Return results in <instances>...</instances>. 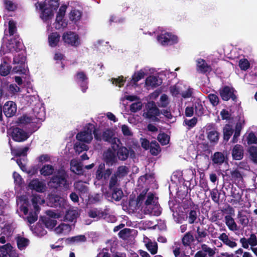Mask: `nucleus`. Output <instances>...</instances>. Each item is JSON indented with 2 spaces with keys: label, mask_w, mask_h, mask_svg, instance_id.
<instances>
[{
  "label": "nucleus",
  "mask_w": 257,
  "mask_h": 257,
  "mask_svg": "<svg viewBox=\"0 0 257 257\" xmlns=\"http://www.w3.org/2000/svg\"><path fill=\"white\" fill-rule=\"evenodd\" d=\"M112 173L110 169L105 170V165L103 163L100 164L96 172V179L100 180L103 179L107 180Z\"/></svg>",
  "instance_id": "f8f14e48"
},
{
  "label": "nucleus",
  "mask_w": 257,
  "mask_h": 257,
  "mask_svg": "<svg viewBox=\"0 0 257 257\" xmlns=\"http://www.w3.org/2000/svg\"><path fill=\"white\" fill-rule=\"evenodd\" d=\"M17 111L16 104L13 101L7 102L4 106V112L7 117L14 115Z\"/></svg>",
  "instance_id": "4468645a"
},
{
  "label": "nucleus",
  "mask_w": 257,
  "mask_h": 257,
  "mask_svg": "<svg viewBox=\"0 0 257 257\" xmlns=\"http://www.w3.org/2000/svg\"><path fill=\"white\" fill-rule=\"evenodd\" d=\"M54 171V168L51 165H45L40 169V173L44 176L52 175Z\"/></svg>",
  "instance_id": "4c0bfd02"
},
{
  "label": "nucleus",
  "mask_w": 257,
  "mask_h": 257,
  "mask_svg": "<svg viewBox=\"0 0 257 257\" xmlns=\"http://www.w3.org/2000/svg\"><path fill=\"white\" fill-rule=\"evenodd\" d=\"M25 57L23 55L20 54H18L17 56L15 55L14 58V63L16 64H20L24 68L25 67Z\"/></svg>",
  "instance_id": "5fc2aeb1"
},
{
  "label": "nucleus",
  "mask_w": 257,
  "mask_h": 257,
  "mask_svg": "<svg viewBox=\"0 0 257 257\" xmlns=\"http://www.w3.org/2000/svg\"><path fill=\"white\" fill-rule=\"evenodd\" d=\"M29 240L26 238L22 236H18L17 238V245L19 249L23 250L28 246Z\"/></svg>",
  "instance_id": "58836bf2"
},
{
  "label": "nucleus",
  "mask_w": 257,
  "mask_h": 257,
  "mask_svg": "<svg viewBox=\"0 0 257 257\" xmlns=\"http://www.w3.org/2000/svg\"><path fill=\"white\" fill-rule=\"evenodd\" d=\"M82 12L76 8H72L68 14V18L70 21L76 24L81 20Z\"/></svg>",
  "instance_id": "a211bd4d"
},
{
  "label": "nucleus",
  "mask_w": 257,
  "mask_h": 257,
  "mask_svg": "<svg viewBox=\"0 0 257 257\" xmlns=\"http://www.w3.org/2000/svg\"><path fill=\"white\" fill-rule=\"evenodd\" d=\"M78 215V212L75 210H69L65 216V220L73 222L76 220Z\"/></svg>",
  "instance_id": "79ce46f5"
},
{
  "label": "nucleus",
  "mask_w": 257,
  "mask_h": 257,
  "mask_svg": "<svg viewBox=\"0 0 257 257\" xmlns=\"http://www.w3.org/2000/svg\"><path fill=\"white\" fill-rule=\"evenodd\" d=\"M34 119H35L32 117L28 116L26 115H24L19 118L18 123L21 124L25 125L31 122H36V121H34Z\"/></svg>",
  "instance_id": "864d4df0"
},
{
  "label": "nucleus",
  "mask_w": 257,
  "mask_h": 257,
  "mask_svg": "<svg viewBox=\"0 0 257 257\" xmlns=\"http://www.w3.org/2000/svg\"><path fill=\"white\" fill-rule=\"evenodd\" d=\"M67 6L62 5L57 14L56 21L54 24L56 29H61L65 28L68 25V22L64 19L65 15Z\"/></svg>",
  "instance_id": "39448f33"
},
{
  "label": "nucleus",
  "mask_w": 257,
  "mask_h": 257,
  "mask_svg": "<svg viewBox=\"0 0 257 257\" xmlns=\"http://www.w3.org/2000/svg\"><path fill=\"white\" fill-rule=\"evenodd\" d=\"M34 208L36 211L39 210L38 204H42L45 202L43 198H41L40 195H34L32 199Z\"/></svg>",
  "instance_id": "3c124183"
},
{
  "label": "nucleus",
  "mask_w": 257,
  "mask_h": 257,
  "mask_svg": "<svg viewBox=\"0 0 257 257\" xmlns=\"http://www.w3.org/2000/svg\"><path fill=\"white\" fill-rule=\"evenodd\" d=\"M34 114L36 119L39 120H43L45 119L44 108L40 103L35 105L33 109Z\"/></svg>",
  "instance_id": "4be33fe9"
},
{
  "label": "nucleus",
  "mask_w": 257,
  "mask_h": 257,
  "mask_svg": "<svg viewBox=\"0 0 257 257\" xmlns=\"http://www.w3.org/2000/svg\"><path fill=\"white\" fill-rule=\"evenodd\" d=\"M17 205L21 211L23 212L25 215H27L28 212V200L26 196H20L17 201Z\"/></svg>",
  "instance_id": "412c9836"
},
{
  "label": "nucleus",
  "mask_w": 257,
  "mask_h": 257,
  "mask_svg": "<svg viewBox=\"0 0 257 257\" xmlns=\"http://www.w3.org/2000/svg\"><path fill=\"white\" fill-rule=\"evenodd\" d=\"M248 152L251 160L254 163H257V148L254 146L250 147L248 149Z\"/></svg>",
  "instance_id": "13d9d810"
},
{
  "label": "nucleus",
  "mask_w": 257,
  "mask_h": 257,
  "mask_svg": "<svg viewBox=\"0 0 257 257\" xmlns=\"http://www.w3.org/2000/svg\"><path fill=\"white\" fill-rule=\"evenodd\" d=\"M149 148L151 153L153 155H157L161 151L160 146L156 141H152Z\"/></svg>",
  "instance_id": "603ef678"
},
{
  "label": "nucleus",
  "mask_w": 257,
  "mask_h": 257,
  "mask_svg": "<svg viewBox=\"0 0 257 257\" xmlns=\"http://www.w3.org/2000/svg\"><path fill=\"white\" fill-rule=\"evenodd\" d=\"M158 141L162 145H166L168 144L170 141V137L165 134H160L158 136Z\"/></svg>",
  "instance_id": "6e6d98bb"
},
{
  "label": "nucleus",
  "mask_w": 257,
  "mask_h": 257,
  "mask_svg": "<svg viewBox=\"0 0 257 257\" xmlns=\"http://www.w3.org/2000/svg\"><path fill=\"white\" fill-rule=\"evenodd\" d=\"M201 249L204 253H206V255L208 254L209 256H213L215 254V251L205 244L201 245Z\"/></svg>",
  "instance_id": "680f3d73"
},
{
  "label": "nucleus",
  "mask_w": 257,
  "mask_h": 257,
  "mask_svg": "<svg viewBox=\"0 0 257 257\" xmlns=\"http://www.w3.org/2000/svg\"><path fill=\"white\" fill-rule=\"evenodd\" d=\"M183 88V84L177 83L170 87L169 90L171 95L174 97H178L180 95L181 89Z\"/></svg>",
  "instance_id": "f704fd0d"
},
{
  "label": "nucleus",
  "mask_w": 257,
  "mask_h": 257,
  "mask_svg": "<svg viewBox=\"0 0 257 257\" xmlns=\"http://www.w3.org/2000/svg\"><path fill=\"white\" fill-rule=\"evenodd\" d=\"M59 40L60 36L57 33H52L48 36L49 44L52 47L56 46Z\"/></svg>",
  "instance_id": "72a5a7b5"
},
{
  "label": "nucleus",
  "mask_w": 257,
  "mask_h": 257,
  "mask_svg": "<svg viewBox=\"0 0 257 257\" xmlns=\"http://www.w3.org/2000/svg\"><path fill=\"white\" fill-rule=\"evenodd\" d=\"M123 195V193L121 190L116 188L113 190L112 194V198L116 201L119 200Z\"/></svg>",
  "instance_id": "0e129e2a"
},
{
  "label": "nucleus",
  "mask_w": 257,
  "mask_h": 257,
  "mask_svg": "<svg viewBox=\"0 0 257 257\" xmlns=\"http://www.w3.org/2000/svg\"><path fill=\"white\" fill-rule=\"evenodd\" d=\"M104 158L106 163L109 165H112L116 161L115 152L112 150H108L104 154Z\"/></svg>",
  "instance_id": "a878e982"
},
{
  "label": "nucleus",
  "mask_w": 257,
  "mask_h": 257,
  "mask_svg": "<svg viewBox=\"0 0 257 257\" xmlns=\"http://www.w3.org/2000/svg\"><path fill=\"white\" fill-rule=\"evenodd\" d=\"M29 148L28 147H25L24 148H20L17 149H13L11 148L12 154L16 156H25L27 155V152L29 151Z\"/></svg>",
  "instance_id": "e433bc0d"
},
{
  "label": "nucleus",
  "mask_w": 257,
  "mask_h": 257,
  "mask_svg": "<svg viewBox=\"0 0 257 257\" xmlns=\"http://www.w3.org/2000/svg\"><path fill=\"white\" fill-rule=\"evenodd\" d=\"M143 242L147 249L152 254H155L158 251V244L155 241H152L150 239L146 236H144Z\"/></svg>",
  "instance_id": "f3484780"
},
{
  "label": "nucleus",
  "mask_w": 257,
  "mask_h": 257,
  "mask_svg": "<svg viewBox=\"0 0 257 257\" xmlns=\"http://www.w3.org/2000/svg\"><path fill=\"white\" fill-rule=\"evenodd\" d=\"M218 238L224 244L231 248H234L237 246V243L232 239H229L228 236L225 233H221Z\"/></svg>",
  "instance_id": "c85d7f7f"
},
{
  "label": "nucleus",
  "mask_w": 257,
  "mask_h": 257,
  "mask_svg": "<svg viewBox=\"0 0 257 257\" xmlns=\"http://www.w3.org/2000/svg\"><path fill=\"white\" fill-rule=\"evenodd\" d=\"M239 66L242 70H247L249 67V63L246 59H241L239 61Z\"/></svg>",
  "instance_id": "338daca9"
},
{
  "label": "nucleus",
  "mask_w": 257,
  "mask_h": 257,
  "mask_svg": "<svg viewBox=\"0 0 257 257\" xmlns=\"http://www.w3.org/2000/svg\"><path fill=\"white\" fill-rule=\"evenodd\" d=\"M246 139L248 145L257 143V137L252 132L246 135Z\"/></svg>",
  "instance_id": "4d7b16f0"
},
{
  "label": "nucleus",
  "mask_w": 257,
  "mask_h": 257,
  "mask_svg": "<svg viewBox=\"0 0 257 257\" xmlns=\"http://www.w3.org/2000/svg\"><path fill=\"white\" fill-rule=\"evenodd\" d=\"M66 204V202L64 198L53 195H51L49 197V205L52 207H64Z\"/></svg>",
  "instance_id": "dca6fc26"
},
{
  "label": "nucleus",
  "mask_w": 257,
  "mask_h": 257,
  "mask_svg": "<svg viewBox=\"0 0 257 257\" xmlns=\"http://www.w3.org/2000/svg\"><path fill=\"white\" fill-rule=\"evenodd\" d=\"M192 94V89L189 86L183 84L180 95L184 98H187L191 97Z\"/></svg>",
  "instance_id": "37998d69"
},
{
  "label": "nucleus",
  "mask_w": 257,
  "mask_h": 257,
  "mask_svg": "<svg viewBox=\"0 0 257 257\" xmlns=\"http://www.w3.org/2000/svg\"><path fill=\"white\" fill-rule=\"evenodd\" d=\"M86 241V237L83 235H79L67 238L65 239L66 243L68 244L72 243H78Z\"/></svg>",
  "instance_id": "7c9ffc66"
},
{
  "label": "nucleus",
  "mask_w": 257,
  "mask_h": 257,
  "mask_svg": "<svg viewBox=\"0 0 257 257\" xmlns=\"http://www.w3.org/2000/svg\"><path fill=\"white\" fill-rule=\"evenodd\" d=\"M113 151L115 152L117 151V156L118 159L121 160H124L128 157V151L125 147H119V146L118 145V147H116V149L113 150Z\"/></svg>",
  "instance_id": "c756f323"
},
{
  "label": "nucleus",
  "mask_w": 257,
  "mask_h": 257,
  "mask_svg": "<svg viewBox=\"0 0 257 257\" xmlns=\"http://www.w3.org/2000/svg\"><path fill=\"white\" fill-rule=\"evenodd\" d=\"M237 218L239 219V222L243 226H245L248 223V219L247 217L239 212L237 214Z\"/></svg>",
  "instance_id": "e2e57ef3"
},
{
  "label": "nucleus",
  "mask_w": 257,
  "mask_h": 257,
  "mask_svg": "<svg viewBox=\"0 0 257 257\" xmlns=\"http://www.w3.org/2000/svg\"><path fill=\"white\" fill-rule=\"evenodd\" d=\"M74 149L76 152L80 153L83 151L87 150L88 149V146L81 142L76 143L74 146Z\"/></svg>",
  "instance_id": "052dcab7"
},
{
  "label": "nucleus",
  "mask_w": 257,
  "mask_h": 257,
  "mask_svg": "<svg viewBox=\"0 0 257 257\" xmlns=\"http://www.w3.org/2000/svg\"><path fill=\"white\" fill-rule=\"evenodd\" d=\"M173 252L175 257H185V253L181 250L180 246H173Z\"/></svg>",
  "instance_id": "69168bd1"
},
{
  "label": "nucleus",
  "mask_w": 257,
  "mask_h": 257,
  "mask_svg": "<svg viewBox=\"0 0 257 257\" xmlns=\"http://www.w3.org/2000/svg\"><path fill=\"white\" fill-rule=\"evenodd\" d=\"M59 6V0H46L45 4L38 3L36 4V8L42 11L41 18L45 22L52 19L54 11L57 9Z\"/></svg>",
  "instance_id": "f257e3e1"
},
{
  "label": "nucleus",
  "mask_w": 257,
  "mask_h": 257,
  "mask_svg": "<svg viewBox=\"0 0 257 257\" xmlns=\"http://www.w3.org/2000/svg\"><path fill=\"white\" fill-rule=\"evenodd\" d=\"M233 132L232 127L229 124H226L223 128L224 139L227 141L232 135Z\"/></svg>",
  "instance_id": "8fccbe9b"
},
{
  "label": "nucleus",
  "mask_w": 257,
  "mask_h": 257,
  "mask_svg": "<svg viewBox=\"0 0 257 257\" xmlns=\"http://www.w3.org/2000/svg\"><path fill=\"white\" fill-rule=\"evenodd\" d=\"M162 83V80L158 77L155 76H150L146 78L145 85L149 88H153L160 85Z\"/></svg>",
  "instance_id": "6ab92c4d"
},
{
  "label": "nucleus",
  "mask_w": 257,
  "mask_h": 257,
  "mask_svg": "<svg viewBox=\"0 0 257 257\" xmlns=\"http://www.w3.org/2000/svg\"><path fill=\"white\" fill-rule=\"evenodd\" d=\"M29 187L39 192H43L46 190L45 184L38 179L32 180L29 184Z\"/></svg>",
  "instance_id": "2eb2a0df"
},
{
  "label": "nucleus",
  "mask_w": 257,
  "mask_h": 257,
  "mask_svg": "<svg viewBox=\"0 0 257 257\" xmlns=\"http://www.w3.org/2000/svg\"><path fill=\"white\" fill-rule=\"evenodd\" d=\"M225 160L224 155L221 152H216L212 157V160L214 164L220 165L222 164Z\"/></svg>",
  "instance_id": "ea45409f"
},
{
  "label": "nucleus",
  "mask_w": 257,
  "mask_h": 257,
  "mask_svg": "<svg viewBox=\"0 0 257 257\" xmlns=\"http://www.w3.org/2000/svg\"><path fill=\"white\" fill-rule=\"evenodd\" d=\"M142 103L137 100L136 102L133 103L130 105V110L133 112H136L142 109Z\"/></svg>",
  "instance_id": "bf43d9fd"
},
{
  "label": "nucleus",
  "mask_w": 257,
  "mask_h": 257,
  "mask_svg": "<svg viewBox=\"0 0 257 257\" xmlns=\"http://www.w3.org/2000/svg\"><path fill=\"white\" fill-rule=\"evenodd\" d=\"M145 75V69H141L138 71L133 75L131 83L132 84L136 85L137 82L144 77Z\"/></svg>",
  "instance_id": "c9c22d12"
},
{
  "label": "nucleus",
  "mask_w": 257,
  "mask_h": 257,
  "mask_svg": "<svg viewBox=\"0 0 257 257\" xmlns=\"http://www.w3.org/2000/svg\"><path fill=\"white\" fill-rule=\"evenodd\" d=\"M7 49L5 52L8 51H18L22 50L23 48V43L18 37L14 40L11 39L6 45Z\"/></svg>",
  "instance_id": "9b49d317"
},
{
  "label": "nucleus",
  "mask_w": 257,
  "mask_h": 257,
  "mask_svg": "<svg viewBox=\"0 0 257 257\" xmlns=\"http://www.w3.org/2000/svg\"><path fill=\"white\" fill-rule=\"evenodd\" d=\"M72 230V226L68 224L61 223L54 229L57 234L65 235L68 234Z\"/></svg>",
  "instance_id": "5701e85b"
},
{
  "label": "nucleus",
  "mask_w": 257,
  "mask_h": 257,
  "mask_svg": "<svg viewBox=\"0 0 257 257\" xmlns=\"http://www.w3.org/2000/svg\"><path fill=\"white\" fill-rule=\"evenodd\" d=\"M156 203H157V199L155 198L154 195L152 193H148L147 196V199L144 202V204L143 205L144 211H145L146 209L152 207L153 205Z\"/></svg>",
  "instance_id": "bb28decb"
},
{
  "label": "nucleus",
  "mask_w": 257,
  "mask_h": 257,
  "mask_svg": "<svg viewBox=\"0 0 257 257\" xmlns=\"http://www.w3.org/2000/svg\"><path fill=\"white\" fill-rule=\"evenodd\" d=\"M194 241V237L190 232L186 233L182 239V243L184 246H189Z\"/></svg>",
  "instance_id": "49530a36"
},
{
  "label": "nucleus",
  "mask_w": 257,
  "mask_h": 257,
  "mask_svg": "<svg viewBox=\"0 0 257 257\" xmlns=\"http://www.w3.org/2000/svg\"><path fill=\"white\" fill-rule=\"evenodd\" d=\"M11 69V67L9 64L4 61L0 65V74L4 76H7L10 73Z\"/></svg>",
  "instance_id": "de8ad7c7"
},
{
  "label": "nucleus",
  "mask_w": 257,
  "mask_h": 257,
  "mask_svg": "<svg viewBox=\"0 0 257 257\" xmlns=\"http://www.w3.org/2000/svg\"><path fill=\"white\" fill-rule=\"evenodd\" d=\"M232 156L234 159L240 160L243 157V147L240 145H235L232 150Z\"/></svg>",
  "instance_id": "b1692460"
},
{
  "label": "nucleus",
  "mask_w": 257,
  "mask_h": 257,
  "mask_svg": "<svg viewBox=\"0 0 257 257\" xmlns=\"http://www.w3.org/2000/svg\"><path fill=\"white\" fill-rule=\"evenodd\" d=\"M0 257H18V254L9 243L0 247Z\"/></svg>",
  "instance_id": "ddd939ff"
},
{
  "label": "nucleus",
  "mask_w": 257,
  "mask_h": 257,
  "mask_svg": "<svg viewBox=\"0 0 257 257\" xmlns=\"http://www.w3.org/2000/svg\"><path fill=\"white\" fill-rule=\"evenodd\" d=\"M158 41L162 45H173L178 42L177 36L168 32L161 33L157 37Z\"/></svg>",
  "instance_id": "423d86ee"
},
{
  "label": "nucleus",
  "mask_w": 257,
  "mask_h": 257,
  "mask_svg": "<svg viewBox=\"0 0 257 257\" xmlns=\"http://www.w3.org/2000/svg\"><path fill=\"white\" fill-rule=\"evenodd\" d=\"M8 134L15 141L21 142L27 140L32 133L27 132L19 127H15L10 129Z\"/></svg>",
  "instance_id": "7ed1b4c3"
},
{
  "label": "nucleus",
  "mask_w": 257,
  "mask_h": 257,
  "mask_svg": "<svg viewBox=\"0 0 257 257\" xmlns=\"http://www.w3.org/2000/svg\"><path fill=\"white\" fill-rule=\"evenodd\" d=\"M146 214H150L155 216H159L161 213V208L158 204V202L153 205L152 207L146 209L144 211Z\"/></svg>",
  "instance_id": "473e14b6"
},
{
  "label": "nucleus",
  "mask_w": 257,
  "mask_h": 257,
  "mask_svg": "<svg viewBox=\"0 0 257 257\" xmlns=\"http://www.w3.org/2000/svg\"><path fill=\"white\" fill-rule=\"evenodd\" d=\"M71 170L77 174H80L82 172V167L77 161L73 160L71 161Z\"/></svg>",
  "instance_id": "c03bdc74"
},
{
  "label": "nucleus",
  "mask_w": 257,
  "mask_h": 257,
  "mask_svg": "<svg viewBox=\"0 0 257 257\" xmlns=\"http://www.w3.org/2000/svg\"><path fill=\"white\" fill-rule=\"evenodd\" d=\"M113 133L112 131L106 130L103 132L102 136L99 135L96 131L94 132V137L97 140H103L105 141L109 142L112 143V148L115 150L116 148L118 147L117 143L119 142L118 139L116 138H113Z\"/></svg>",
  "instance_id": "20e7f679"
},
{
  "label": "nucleus",
  "mask_w": 257,
  "mask_h": 257,
  "mask_svg": "<svg viewBox=\"0 0 257 257\" xmlns=\"http://www.w3.org/2000/svg\"><path fill=\"white\" fill-rule=\"evenodd\" d=\"M234 90L232 88L229 87H224L220 91V94L223 100L227 101L230 98L233 100L235 99V96L233 94Z\"/></svg>",
  "instance_id": "aec40b11"
},
{
  "label": "nucleus",
  "mask_w": 257,
  "mask_h": 257,
  "mask_svg": "<svg viewBox=\"0 0 257 257\" xmlns=\"http://www.w3.org/2000/svg\"><path fill=\"white\" fill-rule=\"evenodd\" d=\"M68 177L67 174L63 169H60L57 171L51 179L49 185L51 187L57 188L59 187L63 186L67 187V181L66 180Z\"/></svg>",
  "instance_id": "f03ea898"
},
{
  "label": "nucleus",
  "mask_w": 257,
  "mask_h": 257,
  "mask_svg": "<svg viewBox=\"0 0 257 257\" xmlns=\"http://www.w3.org/2000/svg\"><path fill=\"white\" fill-rule=\"evenodd\" d=\"M160 114V110L157 107L154 102H148L146 105V111H145L143 113L144 116L147 118H151L153 116H158Z\"/></svg>",
  "instance_id": "9d476101"
},
{
  "label": "nucleus",
  "mask_w": 257,
  "mask_h": 257,
  "mask_svg": "<svg viewBox=\"0 0 257 257\" xmlns=\"http://www.w3.org/2000/svg\"><path fill=\"white\" fill-rule=\"evenodd\" d=\"M224 220L226 225L230 230L232 231L238 230L237 225L231 215H226Z\"/></svg>",
  "instance_id": "cd10ccee"
},
{
  "label": "nucleus",
  "mask_w": 257,
  "mask_h": 257,
  "mask_svg": "<svg viewBox=\"0 0 257 257\" xmlns=\"http://www.w3.org/2000/svg\"><path fill=\"white\" fill-rule=\"evenodd\" d=\"M62 38L65 43L72 46H77L80 44L79 36L74 32L64 33Z\"/></svg>",
  "instance_id": "1a4fd4ad"
},
{
  "label": "nucleus",
  "mask_w": 257,
  "mask_h": 257,
  "mask_svg": "<svg viewBox=\"0 0 257 257\" xmlns=\"http://www.w3.org/2000/svg\"><path fill=\"white\" fill-rule=\"evenodd\" d=\"M46 213L48 216L44 220V223L47 228L52 229L57 224L56 219L60 218L62 215L61 213H56L53 210H48Z\"/></svg>",
  "instance_id": "6e6552de"
},
{
  "label": "nucleus",
  "mask_w": 257,
  "mask_h": 257,
  "mask_svg": "<svg viewBox=\"0 0 257 257\" xmlns=\"http://www.w3.org/2000/svg\"><path fill=\"white\" fill-rule=\"evenodd\" d=\"M197 213L195 210H191L189 213L188 215V221L190 224H192L195 222V220L197 218Z\"/></svg>",
  "instance_id": "774afa93"
},
{
  "label": "nucleus",
  "mask_w": 257,
  "mask_h": 257,
  "mask_svg": "<svg viewBox=\"0 0 257 257\" xmlns=\"http://www.w3.org/2000/svg\"><path fill=\"white\" fill-rule=\"evenodd\" d=\"M198 70L201 72H206L210 71L211 68L208 65L203 59H199L197 61Z\"/></svg>",
  "instance_id": "2f4dec72"
},
{
  "label": "nucleus",
  "mask_w": 257,
  "mask_h": 257,
  "mask_svg": "<svg viewBox=\"0 0 257 257\" xmlns=\"http://www.w3.org/2000/svg\"><path fill=\"white\" fill-rule=\"evenodd\" d=\"M95 132L93 125L89 124L86 129L77 135L76 138L80 142L89 143L92 140V132L94 134Z\"/></svg>",
  "instance_id": "0eeeda50"
},
{
  "label": "nucleus",
  "mask_w": 257,
  "mask_h": 257,
  "mask_svg": "<svg viewBox=\"0 0 257 257\" xmlns=\"http://www.w3.org/2000/svg\"><path fill=\"white\" fill-rule=\"evenodd\" d=\"M87 78L84 73L82 72L77 73L76 80L77 82L81 85V90L83 92H85L87 89Z\"/></svg>",
  "instance_id": "393cba45"
},
{
  "label": "nucleus",
  "mask_w": 257,
  "mask_h": 257,
  "mask_svg": "<svg viewBox=\"0 0 257 257\" xmlns=\"http://www.w3.org/2000/svg\"><path fill=\"white\" fill-rule=\"evenodd\" d=\"M170 103V100L167 95L162 94L157 102V105L160 107H166Z\"/></svg>",
  "instance_id": "a18cd8bd"
},
{
  "label": "nucleus",
  "mask_w": 257,
  "mask_h": 257,
  "mask_svg": "<svg viewBox=\"0 0 257 257\" xmlns=\"http://www.w3.org/2000/svg\"><path fill=\"white\" fill-rule=\"evenodd\" d=\"M129 172L128 168L125 166H121L117 168L115 174L118 178H122L126 176Z\"/></svg>",
  "instance_id": "09e8293b"
},
{
  "label": "nucleus",
  "mask_w": 257,
  "mask_h": 257,
  "mask_svg": "<svg viewBox=\"0 0 257 257\" xmlns=\"http://www.w3.org/2000/svg\"><path fill=\"white\" fill-rule=\"evenodd\" d=\"M207 138L212 143H216L219 138V134L216 130H212L208 132Z\"/></svg>",
  "instance_id": "a19ab883"
}]
</instances>
